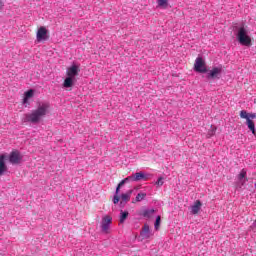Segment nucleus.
Returning <instances> with one entry per match:
<instances>
[{
	"instance_id": "nucleus-2",
	"label": "nucleus",
	"mask_w": 256,
	"mask_h": 256,
	"mask_svg": "<svg viewBox=\"0 0 256 256\" xmlns=\"http://www.w3.org/2000/svg\"><path fill=\"white\" fill-rule=\"evenodd\" d=\"M236 39L243 47H251V45H253L249 30L245 27H240L238 29Z\"/></svg>"
},
{
	"instance_id": "nucleus-21",
	"label": "nucleus",
	"mask_w": 256,
	"mask_h": 256,
	"mask_svg": "<svg viewBox=\"0 0 256 256\" xmlns=\"http://www.w3.org/2000/svg\"><path fill=\"white\" fill-rule=\"evenodd\" d=\"M145 197H147L146 193H138L136 196L135 201H132V203H140V201H143V199H145Z\"/></svg>"
},
{
	"instance_id": "nucleus-13",
	"label": "nucleus",
	"mask_w": 256,
	"mask_h": 256,
	"mask_svg": "<svg viewBox=\"0 0 256 256\" xmlns=\"http://www.w3.org/2000/svg\"><path fill=\"white\" fill-rule=\"evenodd\" d=\"M237 179H238V185L243 187V185L247 183V170L242 169L240 173L237 175Z\"/></svg>"
},
{
	"instance_id": "nucleus-8",
	"label": "nucleus",
	"mask_w": 256,
	"mask_h": 256,
	"mask_svg": "<svg viewBox=\"0 0 256 256\" xmlns=\"http://www.w3.org/2000/svg\"><path fill=\"white\" fill-rule=\"evenodd\" d=\"M153 231H151V228L149 227V224H144L142 227V230L140 232V239L141 241H146L147 239H151L153 237Z\"/></svg>"
},
{
	"instance_id": "nucleus-12",
	"label": "nucleus",
	"mask_w": 256,
	"mask_h": 256,
	"mask_svg": "<svg viewBox=\"0 0 256 256\" xmlns=\"http://www.w3.org/2000/svg\"><path fill=\"white\" fill-rule=\"evenodd\" d=\"M203 207V203L201 200H196L193 205L190 207V213L192 215H197L199 211H201V208Z\"/></svg>"
},
{
	"instance_id": "nucleus-18",
	"label": "nucleus",
	"mask_w": 256,
	"mask_h": 256,
	"mask_svg": "<svg viewBox=\"0 0 256 256\" xmlns=\"http://www.w3.org/2000/svg\"><path fill=\"white\" fill-rule=\"evenodd\" d=\"M131 195H133V190H128L126 193H122L120 199L123 203H129L131 201Z\"/></svg>"
},
{
	"instance_id": "nucleus-26",
	"label": "nucleus",
	"mask_w": 256,
	"mask_h": 256,
	"mask_svg": "<svg viewBox=\"0 0 256 256\" xmlns=\"http://www.w3.org/2000/svg\"><path fill=\"white\" fill-rule=\"evenodd\" d=\"M117 195H119V193H117V194L114 196V198H113V203H114V205H117V203H119V196H117Z\"/></svg>"
},
{
	"instance_id": "nucleus-24",
	"label": "nucleus",
	"mask_w": 256,
	"mask_h": 256,
	"mask_svg": "<svg viewBox=\"0 0 256 256\" xmlns=\"http://www.w3.org/2000/svg\"><path fill=\"white\" fill-rule=\"evenodd\" d=\"M217 131V127L211 126V129L208 131V137H213Z\"/></svg>"
},
{
	"instance_id": "nucleus-15",
	"label": "nucleus",
	"mask_w": 256,
	"mask_h": 256,
	"mask_svg": "<svg viewBox=\"0 0 256 256\" xmlns=\"http://www.w3.org/2000/svg\"><path fill=\"white\" fill-rule=\"evenodd\" d=\"M135 182V180H133V175L128 176L126 178H124L122 181H120V183L118 184L117 188H116V194L119 193V191L121 190V187H123L125 185V183H133Z\"/></svg>"
},
{
	"instance_id": "nucleus-10",
	"label": "nucleus",
	"mask_w": 256,
	"mask_h": 256,
	"mask_svg": "<svg viewBox=\"0 0 256 256\" xmlns=\"http://www.w3.org/2000/svg\"><path fill=\"white\" fill-rule=\"evenodd\" d=\"M35 97V90L30 89L26 92H24V96L22 99V105L25 107H29L31 105L30 99H33Z\"/></svg>"
},
{
	"instance_id": "nucleus-9",
	"label": "nucleus",
	"mask_w": 256,
	"mask_h": 256,
	"mask_svg": "<svg viewBox=\"0 0 256 256\" xmlns=\"http://www.w3.org/2000/svg\"><path fill=\"white\" fill-rule=\"evenodd\" d=\"M80 71L81 70L79 68V65L73 63L70 67L66 69V75L67 77H72L73 79H75V77L79 75Z\"/></svg>"
},
{
	"instance_id": "nucleus-14",
	"label": "nucleus",
	"mask_w": 256,
	"mask_h": 256,
	"mask_svg": "<svg viewBox=\"0 0 256 256\" xmlns=\"http://www.w3.org/2000/svg\"><path fill=\"white\" fill-rule=\"evenodd\" d=\"M5 159H7V156H5L4 154L0 155V177H2V175H5V173H7V164L5 163Z\"/></svg>"
},
{
	"instance_id": "nucleus-27",
	"label": "nucleus",
	"mask_w": 256,
	"mask_h": 256,
	"mask_svg": "<svg viewBox=\"0 0 256 256\" xmlns=\"http://www.w3.org/2000/svg\"><path fill=\"white\" fill-rule=\"evenodd\" d=\"M3 7H5V3H3V0H0V9H2Z\"/></svg>"
},
{
	"instance_id": "nucleus-7",
	"label": "nucleus",
	"mask_w": 256,
	"mask_h": 256,
	"mask_svg": "<svg viewBox=\"0 0 256 256\" xmlns=\"http://www.w3.org/2000/svg\"><path fill=\"white\" fill-rule=\"evenodd\" d=\"M36 39L38 43H41V41H47V39H49V30H47L45 26H41L36 33Z\"/></svg>"
},
{
	"instance_id": "nucleus-22",
	"label": "nucleus",
	"mask_w": 256,
	"mask_h": 256,
	"mask_svg": "<svg viewBox=\"0 0 256 256\" xmlns=\"http://www.w3.org/2000/svg\"><path fill=\"white\" fill-rule=\"evenodd\" d=\"M153 213H155L154 209H145L143 210L142 215L143 217H147L149 219Z\"/></svg>"
},
{
	"instance_id": "nucleus-1",
	"label": "nucleus",
	"mask_w": 256,
	"mask_h": 256,
	"mask_svg": "<svg viewBox=\"0 0 256 256\" xmlns=\"http://www.w3.org/2000/svg\"><path fill=\"white\" fill-rule=\"evenodd\" d=\"M50 109L51 104L49 102H40L35 110L25 115V121L34 124L41 123V120L49 115Z\"/></svg>"
},
{
	"instance_id": "nucleus-16",
	"label": "nucleus",
	"mask_w": 256,
	"mask_h": 256,
	"mask_svg": "<svg viewBox=\"0 0 256 256\" xmlns=\"http://www.w3.org/2000/svg\"><path fill=\"white\" fill-rule=\"evenodd\" d=\"M75 81H77L76 78H72L70 76H67L65 79H64V82H63V87L65 89H69L70 87H73V85H75Z\"/></svg>"
},
{
	"instance_id": "nucleus-19",
	"label": "nucleus",
	"mask_w": 256,
	"mask_h": 256,
	"mask_svg": "<svg viewBox=\"0 0 256 256\" xmlns=\"http://www.w3.org/2000/svg\"><path fill=\"white\" fill-rule=\"evenodd\" d=\"M128 217H129V212L123 211V210L120 211V223H125Z\"/></svg>"
},
{
	"instance_id": "nucleus-6",
	"label": "nucleus",
	"mask_w": 256,
	"mask_h": 256,
	"mask_svg": "<svg viewBox=\"0 0 256 256\" xmlns=\"http://www.w3.org/2000/svg\"><path fill=\"white\" fill-rule=\"evenodd\" d=\"M113 222V218L109 215L102 217L101 221V231L102 233H109V229H111V223Z\"/></svg>"
},
{
	"instance_id": "nucleus-4",
	"label": "nucleus",
	"mask_w": 256,
	"mask_h": 256,
	"mask_svg": "<svg viewBox=\"0 0 256 256\" xmlns=\"http://www.w3.org/2000/svg\"><path fill=\"white\" fill-rule=\"evenodd\" d=\"M8 160L11 165H19L23 161V155L19 150H14L9 154Z\"/></svg>"
},
{
	"instance_id": "nucleus-11",
	"label": "nucleus",
	"mask_w": 256,
	"mask_h": 256,
	"mask_svg": "<svg viewBox=\"0 0 256 256\" xmlns=\"http://www.w3.org/2000/svg\"><path fill=\"white\" fill-rule=\"evenodd\" d=\"M223 71V67L218 66L214 67L212 70H210L207 74L208 79H219L221 77V73Z\"/></svg>"
},
{
	"instance_id": "nucleus-20",
	"label": "nucleus",
	"mask_w": 256,
	"mask_h": 256,
	"mask_svg": "<svg viewBox=\"0 0 256 256\" xmlns=\"http://www.w3.org/2000/svg\"><path fill=\"white\" fill-rule=\"evenodd\" d=\"M158 7H162V9H167L169 6V1L168 0H156Z\"/></svg>"
},
{
	"instance_id": "nucleus-23",
	"label": "nucleus",
	"mask_w": 256,
	"mask_h": 256,
	"mask_svg": "<svg viewBox=\"0 0 256 256\" xmlns=\"http://www.w3.org/2000/svg\"><path fill=\"white\" fill-rule=\"evenodd\" d=\"M160 225H161V216H157V217H156L155 224H154V229H155L156 231H159Z\"/></svg>"
},
{
	"instance_id": "nucleus-17",
	"label": "nucleus",
	"mask_w": 256,
	"mask_h": 256,
	"mask_svg": "<svg viewBox=\"0 0 256 256\" xmlns=\"http://www.w3.org/2000/svg\"><path fill=\"white\" fill-rule=\"evenodd\" d=\"M132 178L134 182L147 181V175L145 174V172H136L135 174L132 175Z\"/></svg>"
},
{
	"instance_id": "nucleus-5",
	"label": "nucleus",
	"mask_w": 256,
	"mask_h": 256,
	"mask_svg": "<svg viewBox=\"0 0 256 256\" xmlns=\"http://www.w3.org/2000/svg\"><path fill=\"white\" fill-rule=\"evenodd\" d=\"M194 71H196V73H207V66L205 65V60H203V58H196L194 63Z\"/></svg>"
},
{
	"instance_id": "nucleus-3",
	"label": "nucleus",
	"mask_w": 256,
	"mask_h": 256,
	"mask_svg": "<svg viewBox=\"0 0 256 256\" xmlns=\"http://www.w3.org/2000/svg\"><path fill=\"white\" fill-rule=\"evenodd\" d=\"M240 117L241 119H246V125L248 129L252 132L253 135H255V122H253V119H256L255 113H247L246 110L240 111Z\"/></svg>"
},
{
	"instance_id": "nucleus-25",
	"label": "nucleus",
	"mask_w": 256,
	"mask_h": 256,
	"mask_svg": "<svg viewBox=\"0 0 256 256\" xmlns=\"http://www.w3.org/2000/svg\"><path fill=\"white\" fill-rule=\"evenodd\" d=\"M165 182L163 181V177L158 178V180L156 181L155 185H157V187H163V184Z\"/></svg>"
}]
</instances>
